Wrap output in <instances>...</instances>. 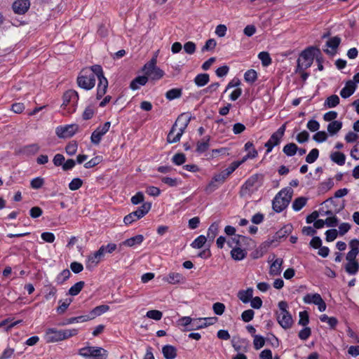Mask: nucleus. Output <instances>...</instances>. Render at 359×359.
<instances>
[{
    "mask_svg": "<svg viewBox=\"0 0 359 359\" xmlns=\"http://www.w3.org/2000/svg\"><path fill=\"white\" fill-rule=\"evenodd\" d=\"M219 232V224L218 223H212L208 229L207 238L211 241H213L216 236Z\"/></svg>",
    "mask_w": 359,
    "mask_h": 359,
    "instance_id": "nucleus-34",
    "label": "nucleus"
},
{
    "mask_svg": "<svg viewBox=\"0 0 359 359\" xmlns=\"http://www.w3.org/2000/svg\"><path fill=\"white\" fill-rule=\"evenodd\" d=\"M71 273L68 269H64L56 277L55 281L58 285L63 284L69 277Z\"/></svg>",
    "mask_w": 359,
    "mask_h": 359,
    "instance_id": "nucleus-41",
    "label": "nucleus"
},
{
    "mask_svg": "<svg viewBox=\"0 0 359 359\" xmlns=\"http://www.w3.org/2000/svg\"><path fill=\"white\" fill-rule=\"evenodd\" d=\"M356 89L355 82L350 80L346 83L345 86L340 91V95L343 98H348L352 95Z\"/></svg>",
    "mask_w": 359,
    "mask_h": 359,
    "instance_id": "nucleus-20",
    "label": "nucleus"
},
{
    "mask_svg": "<svg viewBox=\"0 0 359 359\" xmlns=\"http://www.w3.org/2000/svg\"><path fill=\"white\" fill-rule=\"evenodd\" d=\"M30 6L29 0H15L12 6L13 11L19 15L25 14Z\"/></svg>",
    "mask_w": 359,
    "mask_h": 359,
    "instance_id": "nucleus-18",
    "label": "nucleus"
},
{
    "mask_svg": "<svg viewBox=\"0 0 359 359\" xmlns=\"http://www.w3.org/2000/svg\"><path fill=\"white\" fill-rule=\"evenodd\" d=\"M156 56L152 57L149 62L146 63L143 67V71L147 78L151 80H159L164 75V72L156 67Z\"/></svg>",
    "mask_w": 359,
    "mask_h": 359,
    "instance_id": "nucleus-9",
    "label": "nucleus"
},
{
    "mask_svg": "<svg viewBox=\"0 0 359 359\" xmlns=\"http://www.w3.org/2000/svg\"><path fill=\"white\" fill-rule=\"evenodd\" d=\"M286 128L285 123L282 125L275 133L270 137L269 140L265 143L267 153L272 151L275 146H277L280 142L282 137L284 135Z\"/></svg>",
    "mask_w": 359,
    "mask_h": 359,
    "instance_id": "nucleus-12",
    "label": "nucleus"
},
{
    "mask_svg": "<svg viewBox=\"0 0 359 359\" xmlns=\"http://www.w3.org/2000/svg\"><path fill=\"white\" fill-rule=\"evenodd\" d=\"M210 137H205L201 141L198 142L196 151L199 153H203L209 148Z\"/></svg>",
    "mask_w": 359,
    "mask_h": 359,
    "instance_id": "nucleus-38",
    "label": "nucleus"
},
{
    "mask_svg": "<svg viewBox=\"0 0 359 359\" xmlns=\"http://www.w3.org/2000/svg\"><path fill=\"white\" fill-rule=\"evenodd\" d=\"M217 45V42L214 39H210L206 42L204 46L202 48V51H210L215 49Z\"/></svg>",
    "mask_w": 359,
    "mask_h": 359,
    "instance_id": "nucleus-58",
    "label": "nucleus"
},
{
    "mask_svg": "<svg viewBox=\"0 0 359 359\" xmlns=\"http://www.w3.org/2000/svg\"><path fill=\"white\" fill-rule=\"evenodd\" d=\"M191 323H192V318L189 316H184L180 318L177 323L179 326L182 327H187L188 325H190L191 327Z\"/></svg>",
    "mask_w": 359,
    "mask_h": 359,
    "instance_id": "nucleus-60",
    "label": "nucleus"
},
{
    "mask_svg": "<svg viewBox=\"0 0 359 359\" xmlns=\"http://www.w3.org/2000/svg\"><path fill=\"white\" fill-rule=\"evenodd\" d=\"M253 290L248 288L245 290H241L238 293V299L243 303H248L252 298Z\"/></svg>",
    "mask_w": 359,
    "mask_h": 359,
    "instance_id": "nucleus-27",
    "label": "nucleus"
},
{
    "mask_svg": "<svg viewBox=\"0 0 359 359\" xmlns=\"http://www.w3.org/2000/svg\"><path fill=\"white\" fill-rule=\"evenodd\" d=\"M162 353L165 359H175L177 356V349L171 345H165L162 348Z\"/></svg>",
    "mask_w": 359,
    "mask_h": 359,
    "instance_id": "nucleus-26",
    "label": "nucleus"
},
{
    "mask_svg": "<svg viewBox=\"0 0 359 359\" xmlns=\"http://www.w3.org/2000/svg\"><path fill=\"white\" fill-rule=\"evenodd\" d=\"M233 243H238V241H236V238H233L231 241H228V245L232 248L231 251V257L236 261L243 260L247 255V251L241 248L233 247Z\"/></svg>",
    "mask_w": 359,
    "mask_h": 359,
    "instance_id": "nucleus-16",
    "label": "nucleus"
},
{
    "mask_svg": "<svg viewBox=\"0 0 359 359\" xmlns=\"http://www.w3.org/2000/svg\"><path fill=\"white\" fill-rule=\"evenodd\" d=\"M307 198L305 197H299L296 198L292 203V208L295 211H299L306 203Z\"/></svg>",
    "mask_w": 359,
    "mask_h": 359,
    "instance_id": "nucleus-43",
    "label": "nucleus"
},
{
    "mask_svg": "<svg viewBox=\"0 0 359 359\" xmlns=\"http://www.w3.org/2000/svg\"><path fill=\"white\" fill-rule=\"evenodd\" d=\"M339 97L337 95H332L325 100L324 106L326 108H333L339 104Z\"/></svg>",
    "mask_w": 359,
    "mask_h": 359,
    "instance_id": "nucleus-32",
    "label": "nucleus"
},
{
    "mask_svg": "<svg viewBox=\"0 0 359 359\" xmlns=\"http://www.w3.org/2000/svg\"><path fill=\"white\" fill-rule=\"evenodd\" d=\"M78 333L79 330L76 328L65 330L48 328L45 332L43 339L46 343H56L76 336Z\"/></svg>",
    "mask_w": 359,
    "mask_h": 359,
    "instance_id": "nucleus-1",
    "label": "nucleus"
},
{
    "mask_svg": "<svg viewBox=\"0 0 359 359\" xmlns=\"http://www.w3.org/2000/svg\"><path fill=\"white\" fill-rule=\"evenodd\" d=\"M83 181L80 178H74L69 184V188L72 191L78 190L81 187Z\"/></svg>",
    "mask_w": 359,
    "mask_h": 359,
    "instance_id": "nucleus-54",
    "label": "nucleus"
},
{
    "mask_svg": "<svg viewBox=\"0 0 359 359\" xmlns=\"http://www.w3.org/2000/svg\"><path fill=\"white\" fill-rule=\"evenodd\" d=\"M297 150L298 147L294 143L287 144L283 149V151L288 156H294Z\"/></svg>",
    "mask_w": 359,
    "mask_h": 359,
    "instance_id": "nucleus-42",
    "label": "nucleus"
},
{
    "mask_svg": "<svg viewBox=\"0 0 359 359\" xmlns=\"http://www.w3.org/2000/svg\"><path fill=\"white\" fill-rule=\"evenodd\" d=\"M163 280L169 284H180L185 281V278L182 273L170 272L166 276L163 278Z\"/></svg>",
    "mask_w": 359,
    "mask_h": 359,
    "instance_id": "nucleus-19",
    "label": "nucleus"
},
{
    "mask_svg": "<svg viewBox=\"0 0 359 359\" xmlns=\"http://www.w3.org/2000/svg\"><path fill=\"white\" fill-rule=\"evenodd\" d=\"M90 320L88 316H80L77 317H73L67 320V321L63 325L73 324L76 323H82Z\"/></svg>",
    "mask_w": 359,
    "mask_h": 359,
    "instance_id": "nucleus-48",
    "label": "nucleus"
},
{
    "mask_svg": "<svg viewBox=\"0 0 359 359\" xmlns=\"http://www.w3.org/2000/svg\"><path fill=\"white\" fill-rule=\"evenodd\" d=\"M283 263V260L281 258L276 259L270 266L269 274L271 276H278L281 273V266Z\"/></svg>",
    "mask_w": 359,
    "mask_h": 359,
    "instance_id": "nucleus-23",
    "label": "nucleus"
},
{
    "mask_svg": "<svg viewBox=\"0 0 359 359\" xmlns=\"http://www.w3.org/2000/svg\"><path fill=\"white\" fill-rule=\"evenodd\" d=\"M79 97V93L74 90H69L64 93L61 107L65 111V114H69L76 111Z\"/></svg>",
    "mask_w": 359,
    "mask_h": 359,
    "instance_id": "nucleus-5",
    "label": "nucleus"
},
{
    "mask_svg": "<svg viewBox=\"0 0 359 359\" xmlns=\"http://www.w3.org/2000/svg\"><path fill=\"white\" fill-rule=\"evenodd\" d=\"M44 184V180L38 177L32 180L30 182L31 187L34 189H40Z\"/></svg>",
    "mask_w": 359,
    "mask_h": 359,
    "instance_id": "nucleus-57",
    "label": "nucleus"
},
{
    "mask_svg": "<svg viewBox=\"0 0 359 359\" xmlns=\"http://www.w3.org/2000/svg\"><path fill=\"white\" fill-rule=\"evenodd\" d=\"M254 316H255V312L252 309H248V310H245L244 311L242 314H241V318L242 320L245 322V323H248L250 322V320H252L254 318Z\"/></svg>",
    "mask_w": 359,
    "mask_h": 359,
    "instance_id": "nucleus-55",
    "label": "nucleus"
},
{
    "mask_svg": "<svg viewBox=\"0 0 359 359\" xmlns=\"http://www.w3.org/2000/svg\"><path fill=\"white\" fill-rule=\"evenodd\" d=\"M208 238L205 236L201 235L194 240L191 244V246L193 248L200 249L204 246Z\"/></svg>",
    "mask_w": 359,
    "mask_h": 359,
    "instance_id": "nucleus-40",
    "label": "nucleus"
},
{
    "mask_svg": "<svg viewBox=\"0 0 359 359\" xmlns=\"http://www.w3.org/2000/svg\"><path fill=\"white\" fill-rule=\"evenodd\" d=\"M111 126L109 121L105 122L102 126L97 127L92 133L90 140L93 144H99L102 137L109 131Z\"/></svg>",
    "mask_w": 359,
    "mask_h": 359,
    "instance_id": "nucleus-14",
    "label": "nucleus"
},
{
    "mask_svg": "<svg viewBox=\"0 0 359 359\" xmlns=\"http://www.w3.org/2000/svg\"><path fill=\"white\" fill-rule=\"evenodd\" d=\"M72 299H67L64 302H59V306L57 308V311L58 313H63L69 307L70 304L72 303Z\"/></svg>",
    "mask_w": 359,
    "mask_h": 359,
    "instance_id": "nucleus-52",
    "label": "nucleus"
},
{
    "mask_svg": "<svg viewBox=\"0 0 359 359\" xmlns=\"http://www.w3.org/2000/svg\"><path fill=\"white\" fill-rule=\"evenodd\" d=\"M172 161L177 165H181L186 161V156L182 153L176 154L172 156Z\"/></svg>",
    "mask_w": 359,
    "mask_h": 359,
    "instance_id": "nucleus-51",
    "label": "nucleus"
},
{
    "mask_svg": "<svg viewBox=\"0 0 359 359\" xmlns=\"http://www.w3.org/2000/svg\"><path fill=\"white\" fill-rule=\"evenodd\" d=\"M260 187L259 177L257 175L251 176L245 182L241 189V194L243 196L250 195L256 191Z\"/></svg>",
    "mask_w": 359,
    "mask_h": 359,
    "instance_id": "nucleus-13",
    "label": "nucleus"
},
{
    "mask_svg": "<svg viewBox=\"0 0 359 359\" xmlns=\"http://www.w3.org/2000/svg\"><path fill=\"white\" fill-rule=\"evenodd\" d=\"M40 149V147L38 144H32L27 146H25L22 152L26 155H33L36 154Z\"/></svg>",
    "mask_w": 359,
    "mask_h": 359,
    "instance_id": "nucleus-36",
    "label": "nucleus"
},
{
    "mask_svg": "<svg viewBox=\"0 0 359 359\" xmlns=\"http://www.w3.org/2000/svg\"><path fill=\"white\" fill-rule=\"evenodd\" d=\"M204 327H205V324L203 323V318L196 319L192 318L191 327L186 329L185 330H198Z\"/></svg>",
    "mask_w": 359,
    "mask_h": 359,
    "instance_id": "nucleus-45",
    "label": "nucleus"
},
{
    "mask_svg": "<svg viewBox=\"0 0 359 359\" xmlns=\"http://www.w3.org/2000/svg\"><path fill=\"white\" fill-rule=\"evenodd\" d=\"M144 239V238L142 235H141V234L136 235L133 237H131V238L123 241L122 243H121L119 244V246H120V248L123 245L127 246V247H130V248L134 247L135 245H140L143 242Z\"/></svg>",
    "mask_w": 359,
    "mask_h": 359,
    "instance_id": "nucleus-21",
    "label": "nucleus"
},
{
    "mask_svg": "<svg viewBox=\"0 0 359 359\" xmlns=\"http://www.w3.org/2000/svg\"><path fill=\"white\" fill-rule=\"evenodd\" d=\"M293 195L291 187H285L281 189L274 197L272 205L276 212H280L289 205Z\"/></svg>",
    "mask_w": 359,
    "mask_h": 359,
    "instance_id": "nucleus-2",
    "label": "nucleus"
},
{
    "mask_svg": "<svg viewBox=\"0 0 359 359\" xmlns=\"http://www.w3.org/2000/svg\"><path fill=\"white\" fill-rule=\"evenodd\" d=\"M96 74L93 71L92 67L83 69L77 77L78 86L86 90H91L95 85Z\"/></svg>",
    "mask_w": 359,
    "mask_h": 359,
    "instance_id": "nucleus-4",
    "label": "nucleus"
},
{
    "mask_svg": "<svg viewBox=\"0 0 359 359\" xmlns=\"http://www.w3.org/2000/svg\"><path fill=\"white\" fill-rule=\"evenodd\" d=\"M254 347L256 350H259L262 348L265 344V339L260 335H255L253 340Z\"/></svg>",
    "mask_w": 359,
    "mask_h": 359,
    "instance_id": "nucleus-50",
    "label": "nucleus"
},
{
    "mask_svg": "<svg viewBox=\"0 0 359 359\" xmlns=\"http://www.w3.org/2000/svg\"><path fill=\"white\" fill-rule=\"evenodd\" d=\"M288 305L286 302L278 303V310L276 311L277 320L284 329L290 328L292 325V318L287 311Z\"/></svg>",
    "mask_w": 359,
    "mask_h": 359,
    "instance_id": "nucleus-7",
    "label": "nucleus"
},
{
    "mask_svg": "<svg viewBox=\"0 0 359 359\" xmlns=\"http://www.w3.org/2000/svg\"><path fill=\"white\" fill-rule=\"evenodd\" d=\"M102 259V257L99 255L96 251L93 253H91L88 256L87 260H86V268L87 269H92L95 267Z\"/></svg>",
    "mask_w": 359,
    "mask_h": 359,
    "instance_id": "nucleus-22",
    "label": "nucleus"
},
{
    "mask_svg": "<svg viewBox=\"0 0 359 359\" xmlns=\"http://www.w3.org/2000/svg\"><path fill=\"white\" fill-rule=\"evenodd\" d=\"M84 285H85L84 281L77 282L76 283H75L74 285H72L69 288V290L68 291V294L72 296L77 295L81 291V290L83 288Z\"/></svg>",
    "mask_w": 359,
    "mask_h": 359,
    "instance_id": "nucleus-39",
    "label": "nucleus"
},
{
    "mask_svg": "<svg viewBox=\"0 0 359 359\" xmlns=\"http://www.w3.org/2000/svg\"><path fill=\"white\" fill-rule=\"evenodd\" d=\"M320 299H322V297L318 293L307 294L303 298V300H304V303H306V304H314L316 305L320 301Z\"/></svg>",
    "mask_w": 359,
    "mask_h": 359,
    "instance_id": "nucleus-33",
    "label": "nucleus"
},
{
    "mask_svg": "<svg viewBox=\"0 0 359 359\" xmlns=\"http://www.w3.org/2000/svg\"><path fill=\"white\" fill-rule=\"evenodd\" d=\"M189 122V118H185L184 119L183 115L179 116L168 135L167 141L169 143H176L179 142Z\"/></svg>",
    "mask_w": 359,
    "mask_h": 359,
    "instance_id": "nucleus-3",
    "label": "nucleus"
},
{
    "mask_svg": "<svg viewBox=\"0 0 359 359\" xmlns=\"http://www.w3.org/2000/svg\"><path fill=\"white\" fill-rule=\"evenodd\" d=\"M101 161H102V157L97 156L93 158L88 162H86L84 164V167L86 168H93L94 166L98 165Z\"/></svg>",
    "mask_w": 359,
    "mask_h": 359,
    "instance_id": "nucleus-59",
    "label": "nucleus"
},
{
    "mask_svg": "<svg viewBox=\"0 0 359 359\" xmlns=\"http://www.w3.org/2000/svg\"><path fill=\"white\" fill-rule=\"evenodd\" d=\"M330 159L339 165H343L346 161V156L341 152L334 151L330 154Z\"/></svg>",
    "mask_w": 359,
    "mask_h": 359,
    "instance_id": "nucleus-29",
    "label": "nucleus"
},
{
    "mask_svg": "<svg viewBox=\"0 0 359 359\" xmlns=\"http://www.w3.org/2000/svg\"><path fill=\"white\" fill-rule=\"evenodd\" d=\"M342 128V122L334 121L330 122L327 126V131L331 135L337 133Z\"/></svg>",
    "mask_w": 359,
    "mask_h": 359,
    "instance_id": "nucleus-31",
    "label": "nucleus"
},
{
    "mask_svg": "<svg viewBox=\"0 0 359 359\" xmlns=\"http://www.w3.org/2000/svg\"><path fill=\"white\" fill-rule=\"evenodd\" d=\"M146 316L149 318L159 320L162 318L163 314L158 310H150L147 312Z\"/></svg>",
    "mask_w": 359,
    "mask_h": 359,
    "instance_id": "nucleus-53",
    "label": "nucleus"
},
{
    "mask_svg": "<svg viewBox=\"0 0 359 359\" xmlns=\"http://www.w3.org/2000/svg\"><path fill=\"white\" fill-rule=\"evenodd\" d=\"M93 71L96 74V77L99 80V83L97 88V99L100 100L102 98L107 92L108 87V81L104 76L103 70L100 65L92 66Z\"/></svg>",
    "mask_w": 359,
    "mask_h": 359,
    "instance_id": "nucleus-10",
    "label": "nucleus"
},
{
    "mask_svg": "<svg viewBox=\"0 0 359 359\" xmlns=\"http://www.w3.org/2000/svg\"><path fill=\"white\" fill-rule=\"evenodd\" d=\"M79 354L86 359H107V350L97 346H86L79 350Z\"/></svg>",
    "mask_w": 359,
    "mask_h": 359,
    "instance_id": "nucleus-6",
    "label": "nucleus"
},
{
    "mask_svg": "<svg viewBox=\"0 0 359 359\" xmlns=\"http://www.w3.org/2000/svg\"><path fill=\"white\" fill-rule=\"evenodd\" d=\"M78 130V126L75 124L67 125L65 126H58L56 128V135L60 138H68L72 137Z\"/></svg>",
    "mask_w": 359,
    "mask_h": 359,
    "instance_id": "nucleus-15",
    "label": "nucleus"
},
{
    "mask_svg": "<svg viewBox=\"0 0 359 359\" xmlns=\"http://www.w3.org/2000/svg\"><path fill=\"white\" fill-rule=\"evenodd\" d=\"M319 156V151L317 149H313L310 151L306 157V161L309 163L315 162Z\"/></svg>",
    "mask_w": 359,
    "mask_h": 359,
    "instance_id": "nucleus-47",
    "label": "nucleus"
},
{
    "mask_svg": "<svg viewBox=\"0 0 359 359\" xmlns=\"http://www.w3.org/2000/svg\"><path fill=\"white\" fill-rule=\"evenodd\" d=\"M345 271L349 275H355L359 271V263L358 261L347 262Z\"/></svg>",
    "mask_w": 359,
    "mask_h": 359,
    "instance_id": "nucleus-30",
    "label": "nucleus"
},
{
    "mask_svg": "<svg viewBox=\"0 0 359 359\" xmlns=\"http://www.w3.org/2000/svg\"><path fill=\"white\" fill-rule=\"evenodd\" d=\"M109 310V306L107 305H100L95 307L89 313L88 318L90 320H93L97 316H101L102 314L106 313Z\"/></svg>",
    "mask_w": 359,
    "mask_h": 359,
    "instance_id": "nucleus-25",
    "label": "nucleus"
},
{
    "mask_svg": "<svg viewBox=\"0 0 359 359\" xmlns=\"http://www.w3.org/2000/svg\"><path fill=\"white\" fill-rule=\"evenodd\" d=\"M151 203H144L135 211L126 215L123 222L126 224L128 225L132 224L133 222L143 217L151 209Z\"/></svg>",
    "mask_w": 359,
    "mask_h": 359,
    "instance_id": "nucleus-11",
    "label": "nucleus"
},
{
    "mask_svg": "<svg viewBox=\"0 0 359 359\" xmlns=\"http://www.w3.org/2000/svg\"><path fill=\"white\" fill-rule=\"evenodd\" d=\"M257 78V72L254 69H249L244 74V79L248 83H254Z\"/></svg>",
    "mask_w": 359,
    "mask_h": 359,
    "instance_id": "nucleus-46",
    "label": "nucleus"
},
{
    "mask_svg": "<svg viewBox=\"0 0 359 359\" xmlns=\"http://www.w3.org/2000/svg\"><path fill=\"white\" fill-rule=\"evenodd\" d=\"M182 95V90L178 88H172L167 91L165 94V97L169 100H172L174 99L178 98Z\"/></svg>",
    "mask_w": 359,
    "mask_h": 359,
    "instance_id": "nucleus-44",
    "label": "nucleus"
},
{
    "mask_svg": "<svg viewBox=\"0 0 359 359\" xmlns=\"http://www.w3.org/2000/svg\"><path fill=\"white\" fill-rule=\"evenodd\" d=\"M351 156L355 160H359V141L356 142L351 149Z\"/></svg>",
    "mask_w": 359,
    "mask_h": 359,
    "instance_id": "nucleus-64",
    "label": "nucleus"
},
{
    "mask_svg": "<svg viewBox=\"0 0 359 359\" xmlns=\"http://www.w3.org/2000/svg\"><path fill=\"white\" fill-rule=\"evenodd\" d=\"M161 180L164 184L168 185L170 187H175L182 184V180L179 178H172L169 177H162Z\"/></svg>",
    "mask_w": 359,
    "mask_h": 359,
    "instance_id": "nucleus-37",
    "label": "nucleus"
},
{
    "mask_svg": "<svg viewBox=\"0 0 359 359\" xmlns=\"http://www.w3.org/2000/svg\"><path fill=\"white\" fill-rule=\"evenodd\" d=\"M212 309L216 315L221 316L225 311V305L223 303L216 302L212 305Z\"/></svg>",
    "mask_w": 359,
    "mask_h": 359,
    "instance_id": "nucleus-56",
    "label": "nucleus"
},
{
    "mask_svg": "<svg viewBox=\"0 0 359 359\" xmlns=\"http://www.w3.org/2000/svg\"><path fill=\"white\" fill-rule=\"evenodd\" d=\"M208 81L209 75L208 74H199L194 79V83L198 87L204 86Z\"/></svg>",
    "mask_w": 359,
    "mask_h": 359,
    "instance_id": "nucleus-35",
    "label": "nucleus"
},
{
    "mask_svg": "<svg viewBox=\"0 0 359 359\" xmlns=\"http://www.w3.org/2000/svg\"><path fill=\"white\" fill-rule=\"evenodd\" d=\"M338 231L336 229H330L325 232L326 241L327 242L333 241L336 239L338 235Z\"/></svg>",
    "mask_w": 359,
    "mask_h": 359,
    "instance_id": "nucleus-63",
    "label": "nucleus"
},
{
    "mask_svg": "<svg viewBox=\"0 0 359 359\" xmlns=\"http://www.w3.org/2000/svg\"><path fill=\"white\" fill-rule=\"evenodd\" d=\"M341 42V39L339 36H334L330 38L326 42V46L330 48L331 50L328 48L325 50V52L327 53L332 54L335 52L336 49L338 48L339 43Z\"/></svg>",
    "mask_w": 359,
    "mask_h": 359,
    "instance_id": "nucleus-24",
    "label": "nucleus"
},
{
    "mask_svg": "<svg viewBox=\"0 0 359 359\" xmlns=\"http://www.w3.org/2000/svg\"><path fill=\"white\" fill-rule=\"evenodd\" d=\"M316 49L313 47L304 50L297 60V71H304L310 67L313 63Z\"/></svg>",
    "mask_w": 359,
    "mask_h": 359,
    "instance_id": "nucleus-8",
    "label": "nucleus"
},
{
    "mask_svg": "<svg viewBox=\"0 0 359 359\" xmlns=\"http://www.w3.org/2000/svg\"><path fill=\"white\" fill-rule=\"evenodd\" d=\"M350 250L346 255V259L347 262L357 261L356 257L359 253V240L353 239L349 242Z\"/></svg>",
    "mask_w": 359,
    "mask_h": 359,
    "instance_id": "nucleus-17",
    "label": "nucleus"
},
{
    "mask_svg": "<svg viewBox=\"0 0 359 359\" xmlns=\"http://www.w3.org/2000/svg\"><path fill=\"white\" fill-rule=\"evenodd\" d=\"M327 138V133L325 131H318L313 137V139L317 142H323Z\"/></svg>",
    "mask_w": 359,
    "mask_h": 359,
    "instance_id": "nucleus-61",
    "label": "nucleus"
},
{
    "mask_svg": "<svg viewBox=\"0 0 359 359\" xmlns=\"http://www.w3.org/2000/svg\"><path fill=\"white\" fill-rule=\"evenodd\" d=\"M148 81V78L147 76H140L136 77L133 81L130 83V88L133 90H137L140 88L142 86H144Z\"/></svg>",
    "mask_w": 359,
    "mask_h": 359,
    "instance_id": "nucleus-28",
    "label": "nucleus"
},
{
    "mask_svg": "<svg viewBox=\"0 0 359 359\" xmlns=\"http://www.w3.org/2000/svg\"><path fill=\"white\" fill-rule=\"evenodd\" d=\"M239 167V163H237L236 161L232 162L229 166L226 168L222 172L224 173V175L229 176L232 172H233L238 168Z\"/></svg>",
    "mask_w": 359,
    "mask_h": 359,
    "instance_id": "nucleus-62",
    "label": "nucleus"
},
{
    "mask_svg": "<svg viewBox=\"0 0 359 359\" xmlns=\"http://www.w3.org/2000/svg\"><path fill=\"white\" fill-rule=\"evenodd\" d=\"M258 57L264 66H269L271 63V58L267 52H260Z\"/></svg>",
    "mask_w": 359,
    "mask_h": 359,
    "instance_id": "nucleus-49",
    "label": "nucleus"
}]
</instances>
